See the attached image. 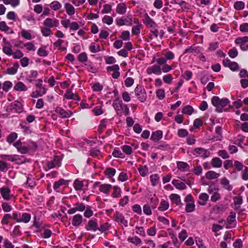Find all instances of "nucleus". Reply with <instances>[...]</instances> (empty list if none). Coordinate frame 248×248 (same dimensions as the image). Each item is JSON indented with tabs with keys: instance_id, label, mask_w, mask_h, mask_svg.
<instances>
[{
	"instance_id": "nucleus-56",
	"label": "nucleus",
	"mask_w": 248,
	"mask_h": 248,
	"mask_svg": "<svg viewBox=\"0 0 248 248\" xmlns=\"http://www.w3.org/2000/svg\"><path fill=\"white\" fill-rule=\"evenodd\" d=\"M112 155L116 157L124 158V154L119 149H115L112 153Z\"/></svg>"
},
{
	"instance_id": "nucleus-54",
	"label": "nucleus",
	"mask_w": 248,
	"mask_h": 248,
	"mask_svg": "<svg viewBox=\"0 0 248 248\" xmlns=\"http://www.w3.org/2000/svg\"><path fill=\"white\" fill-rule=\"evenodd\" d=\"M221 199V195L220 193L217 192H215L213 193L211 197V201L213 202H216Z\"/></svg>"
},
{
	"instance_id": "nucleus-25",
	"label": "nucleus",
	"mask_w": 248,
	"mask_h": 248,
	"mask_svg": "<svg viewBox=\"0 0 248 248\" xmlns=\"http://www.w3.org/2000/svg\"><path fill=\"white\" fill-rule=\"evenodd\" d=\"M143 22L148 27H153L155 26V23L147 14L145 15Z\"/></svg>"
},
{
	"instance_id": "nucleus-38",
	"label": "nucleus",
	"mask_w": 248,
	"mask_h": 248,
	"mask_svg": "<svg viewBox=\"0 0 248 248\" xmlns=\"http://www.w3.org/2000/svg\"><path fill=\"white\" fill-rule=\"evenodd\" d=\"M12 83L10 81H6L3 82L2 89L4 91L7 92L12 88Z\"/></svg>"
},
{
	"instance_id": "nucleus-59",
	"label": "nucleus",
	"mask_w": 248,
	"mask_h": 248,
	"mask_svg": "<svg viewBox=\"0 0 248 248\" xmlns=\"http://www.w3.org/2000/svg\"><path fill=\"white\" fill-rule=\"evenodd\" d=\"M1 207L5 212H9L12 209L11 206L7 202H3L1 204Z\"/></svg>"
},
{
	"instance_id": "nucleus-7",
	"label": "nucleus",
	"mask_w": 248,
	"mask_h": 248,
	"mask_svg": "<svg viewBox=\"0 0 248 248\" xmlns=\"http://www.w3.org/2000/svg\"><path fill=\"white\" fill-rule=\"evenodd\" d=\"M14 146L16 148L17 151L21 154H26L29 151L28 147L22 145L20 140H18L15 142Z\"/></svg>"
},
{
	"instance_id": "nucleus-6",
	"label": "nucleus",
	"mask_w": 248,
	"mask_h": 248,
	"mask_svg": "<svg viewBox=\"0 0 248 248\" xmlns=\"http://www.w3.org/2000/svg\"><path fill=\"white\" fill-rule=\"evenodd\" d=\"M146 73L148 75L154 74L157 75H160L162 74L160 66L159 65H154L148 67L146 69Z\"/></svg>"
},
{
	"instance_id": "nucleus-19",
	"label": "nucleus",
	"mask_w": 248,
	"mask_h": 248,
	"mask_svg": "<svg viewBox=\"0 0 248 248\" xmlns=\"http://www.w3.org/2000/svg\"><path fill=\"white\" fill-rule=\"evenodd\" d=\"M169 198L173 203H175L176 205H181V200L180 196L177 194H171L170 195Z\"/></svg>"
},
{
	"instance_id": "nucleus-50",
	"label": "nucleus",
	"mask_w": 248,
	"mask_h": 248,
	"mask_svg": "<svg viewBox=\"0 0 248 248\" xmlns=\"http://www.w3.org/2000/svg\"><path fill=\"white\" fill-rule=\"evenodd\" d=\"M115 220L124 224L127 223V221L125 220L124 217L122 214L118 213L116 214Z\"/></svg>"
},
{
	"instance_id": "nucleus-27",
	"label": "nucleus",
	"mask_w": 248,
	"mask_h": 248,
	"mask_svg": "<svg viewBox=\"0 0 248 248\" xmlns=\"http://www.w3.org/2000/svg\"><path fill=\"white\" fill-rule=\"evenodd\" d=\"M31 218V216L29 214L23 213L19 218V220H17L18 222H23L25 223L29 222Z\"/></svg>"
},
{
	"instance_id": "nucleus-9",
	"label": "nucleus",
	"mask_w": 248,
	"mask_h": 248,
	"mask_svg": "<svg viewBox=\"0 0 248 248\" xmlns=\"http://www.w3.org/2000/svg\"><path fill=\"white\" fill-rule=\"evenodd\" d=\"M45 26L48 29L58 26L59 22L56 19L46 18L44 22Z\"/></svg>"
},
{
	"instance_id": "nucleus-16",
	"label": "nucleus",
	"mask_w": 248,
	"mask_h": 248,
	"mask_svg": "<svg viewBox=\"0 0 248 248\" xmlns=\"http://www.w3.org/2000/svg\"><path fill=\"white\" fill-rule=\"evenodd\" d=\"M83 220L82 216L80 214H77L73 217L72 225L78 227L81 225Z\"/></svg>"
},
{
	"instance_id": "nucleus-52",
	"label": "nucleus",
	"mask_w": 248,
	"mask_h": 248,
	"mask_svg": "<svg viewBox=\"0 0 248 248\" xmlns=\"http://www.w3.org/2000/svg\"><path fill=\"white\" fill-rule=\"evenodd\" d=\"M193 108L190 106H186L183 108L182 110V112L183 113L189 115H191L193 113Z\"/></svg>"
},
{
	"instance_id": "nucleus-14",
	"label": "nucleus",
	"mask_w": 248,
	"mask_h": 248,
	"mask_svg": "<svg viewBox=\"0 0 248 248\" xmlns=\"http://www.w3.org/2000/svg\"><path fill=\"white\" fill-rule=\"evenodd\" d=\"M209 196L206 193H201L199 198L198 203L202 206L205 205L209 199Z\"/></svg>"
},
{
	"instance_id": "nucleus-55",
	"label": "nucleus",
	"mask_w": 248,
	"mask_h": 248,
	"mask_svg": "<svg viewBox=\"0 0 248 248\" xmlns=\"http://www.w3.org/2000/svg\"><path fill=\"white\" fill-rule=\"evenodd\" d=\"M75 206L77 209L78 211L83 212L86 209V206L84 204L81 202H78L75 204Z\"/></svg>"
},
{
	"instance_id": "nucleus-10",
	"label": "nucleus",
	"mask_w": 248,
	"mask_h": 248,
	"mask_svg": "<svg viewBox=\"0 0 248 248\" xmlns=\"http://www.w3.org/2000/svg\"><path fill=\"white\" fill-rule=\"evenodd\" d=\"M85 228L88 231L95 232L98 229V225L95 219H91L88 221Z\"/></svg>"
},
{
	"instance_id": "nucleus-3",
	"label": "nucleus",
	"mask_w": 248,
	"mask_h": 248,
	"mask_svg": "<svg viewBox=\"0 0 248 248\" xmlns=\"http://www.w3.org/2000/svg\"><path fill=\"white\" fill-rule=\"evenodd\" d=\"M192 154L196 156H201L204 158L208 157L210 155V153L206 149L202 148H195Z\"/></svg>"
},
{
	"instance_id": "nucleus-51",
	"label": "nucleus",
	"mask_w": 248,
	"mask_h": 248,
	"mask_svg": "<svg viewBox=\"0 0 248 248\" xmlns=\"http://www.w3.org/2000/svg\"><path fill=\"white\" fill-rule=\"evenodd\" d=\"M18 67V64H15L13 67H10L8 69V73L10 75L15 74L17 72Z\"/></svg>"
},
{
	"instance_id": "nucleus-2",
	"label": "nucleus",
	"mask_w": 248,
	"mask_h": 248,
	"mask_svg": "<svg viewBox=\"0 0 248 248\" xmlns=\"http://www.w3.org/2000/svg\"><path fill=\"white\" fill-rule=\"evenodd\" d=\"M135 95L142 102L146 99V93L144 88L140 85L137 86L135 89Z\"/></svg>"
},
{
	"instance_id": "nucleus-61",
	"label": "nucleus",
	"mask_w": 248,
	"mask_h": 248,
	"mask_svg": "<svg viewBox=\"0 0 248 248\" xmlns=\"http://www.w3.org/2000/svg\"><path fill=\"white\" fill-rule=\"evenodd\" d=\"M186 231L185 230H182L178 235L179 238L182 241H184L187 237Z\"/></svg>"
},
{
	"instance_id": "nucleus-42",
	"label": "nucleus",
	"mask_w": 248,
	"mask_h": 248,
	"mask_svg": "<svg viewBox=\"0 0 248 248\" xmlns=\"http://www.w3.org/2000/svg\"><path fill=\"white\" fill-rule=\"evenodd\" d=\"M236 214L232 212L230 216L227 218V222L231 225L235 221Z\"/></svg>"
},
{
	"instance_id": "nucleus-4",
	"label": "nucleus",
	"mask_w": 248,
	"mask_h": 248,
	"mask_svg": "<svg viewBox=\"0 0 248 248\" xmlns=\"http://www.w3.org/2000/svg\"><path fill=\"white\" fill-rule=\"evenodd\" d=\"M94 187H98L99 190L100 192L104 193L105 194L108 195L111 185L109 184H100L99 182H96L94 184Z\"/></svg>"
},
{
	"instance_id": "nucleus-58",
	"label": "nucleus",
	"mask_w": 248,
	"mask_h": 248,
	"mask_svg": "<svg viewBox=\"0 0 248 248\" xmlns=\"http://www.w3.org/2000/svg\"><path fill=\"white\" fill-rule=\"evenodd\" d=\"M115 172V170L113 168H107L105 170V173L108 177L113 176Z\"/></svg>"
},
{
	"instance_id": "nucleus-46",
	"label": "nucleus",
	"mask_w": 248,
	"mask_h": 248,
	"mask_svg": "<svg viewBox=\"0 0 248 248\" xmlns=\"http://www.w3.org/2000/svg\"><path fill=\"white\" fill-rule=\"evenodd\" d=\"M245 7V3L242 1H238L234 3V8L238 10L243 9Z\"/></svg>"
},
{
	"instance_id": "nucleus-8",
	"label": "nucleus",
	"mask_w": 248,
	"mask_h": 248,
	"mask_svg": "<svg viewBox=\"0 0 248 248\" xmlns=\"http://www.w3.org/2000/svg\"><path fill=\"white\" fill-rule=\"evenodd\" d=\"M0 193L2 197L5 200H10L13 197V195L10 194V189L8 187H3L0 188Z\"/></svg>"
},
{
	"instance_id": "nucleus-23",
	"label": "nucleus",
	"mask_w": 248,
	"mask_h": 248,
	"mask_svg": "<svg viewBox=\"0 0 248 248\" xmlns=\"http://www.w3.org/2000/svg\"><path fill=\"white\" fill-rule=\"evenodd\" d=\"M172 184L178 189L183 190L185 189L186 188V186L184 183L178 180H173L172 181Z\"/></svg>"
},
{
	"instance_id": "nucleus-33",
	"label": "nucleus",
	"mask_w": 248,
	"mask_h": 248,
	"mask_svg": "<svg viewBox=\"0 0 248 248\" xmlns=\"http://www.w3.org/2000/svg\"><path fill=\"white\" fill-rule=\"evenodd\" d=\"M50 6L52 10L57 11L62 7V5L59 1L55 0L50 3Z\"/></svg>"
},
{
	"instance_id": "nucleus-40",
	"label": "nucleus",
	"mask_w": 248,
	"mask_h": 248,
	"mask_svg": "<svg viewBox=\"0 0 248 248\" xmlns=\"http://www.w3.org/2000/svg\"><path fill=\"white\" fill-rule=\"evenodd\" d=\"M163 32H151L150 34L149 35L150 38L152 39H154L155 38H157L158 37L160 38H161L163 36Z\"/></svg>"
},
{
	"instance_id": "nucleus-39",
	"label": "nucleus",
	"mask_w": 248,
	"mask_h": 248,
	"mask_svg": "<svg viewBox=\"0 0 248 248\" xmlns=\"http://www.w3.org/2000/svg\"><path fill=\"white\" fill-rule=\"evenodd\" d=\"M43 91H37L32 93L31 96L34 98H37L39 96H42L46 93V89L45 87L43 88Z\"/></svg>"
},
{
	"instance_id": "nucleus-13",
	"label": "nucleus",
	"mask_w": 248,
	"mask_h": 248,
	"mask_svg": "<svg viewBox=\"0 0 248 248\" xmlns=\"http://www.w3.org/2000/svg\"><path fill=\"white\" fill-rule=\"evenodd\" d=\"M220 184L223 188L228 191H231L233 186L230 184V181L226 178H223L220 181Z\"/></svg>"
},
{
	"instance_id": "nucleus-11",
	"label": "nucleus",
	"mask_w": 248,
	"mask_h": 248,
	"mask_svg": "<svg viewBox=\"0 0 248 248\" xmlns=\"http://www.w3.org/2000/svg\"><path fill=\"white\" fill-rule=\"evenodd\" d=\"M223 63L225 67H229L232 71H237L238 69V64L236 62H232L229 59H225Z\"/></svg>"
},
{
	"instance_id": "nucleus-64",
	"label": "nucleus",
	"mask_w": 248,
	"mask_h": 248,
	"mask_svg": "<svg viewBox=\"0 0 248 248\" xmlns=\"http://www.w3.org/2000/svg\"><path fill=\"white\" fill-rule=\"evenodd\" d=\"M188 135V132L186 129H180L178 131V136L179 137L184 138Z\"/></svg>"
},
{
	"instance_id": "nucleus-35",
	"label": "nucleus",
	"mask_w": 248,
	"mask_h": 248,
	"mask_svg": "<svg viewBox=\"0 0 248 248\" xmlns=\"http://www.w3.org/2000/svg\"><path fill=\"white\" fill-rule=\"evenodd\" d=\"M150 180L153 186L156 185L159 181V177L156 174H152L150 176Z\"/></svg>"
},
{
	"instance_id": "nucleus-26",
	"label": "nucleus",
	"mask_w": 248,
	"mask_h": 248,
	"mask_svg": "<svg viewBox=\"0 0 248 248\" xmlns=\"http://www.w3.org/2000/svg\"><path fill=\"white\" fill-rule=\"evenodd\" d=\"M177 166L178 169L182 171L188 170L189 168L188 165L184 162H178L177 163Z\"/></svg>"
},
{
	"instance_id": "nucleus-57",
	"label": "nucleus",
	"mask_w": 248,
	"mask_h": 248,
	"mask_svg": "<svg viewBox=\"0 0 248 248\" xmlns=\"http://www.w3.org/2000/svg\"><path fill=\"white\" fill-rule=\"evenodd\" d=\"M113 21V19L112 17H111L110 16H105L102 19L103 22L108 24V25H110L112 23Z\"/></svg>"
},
{
	"instance_id": "nucleus-53",
	"label": "nucleus",
	"mask_w": 248,
	"mask_h": 248,
	"mask_svg": "<svg viewBox=\"0 0 248 248\" xmlns=\"http://www.w3.org/2000/svg\"><path fill=\"white\" fill-rule=\"evenodd\" d=\"M109 225L108 223H105L100 225V226H98V230L101 232H103L108 230L109 228Z\"/></svg>"
},
{
	"instance_id": "nucleus-12",
	"label": "nucleus",
	"mask_w": 248,
	"mask_h": 248,
	"mask_svg": "<svg viewBox=\"0 0 248 248\" xmlns=\"http://www.w3.org/2000/svg\"><path fill=\"white\" fill-rule=\"evenodd\" d=\"M56 112L58 114L61 118H68L71 115V113L70 111H65L62 108L57 107L55 109Z\"/></svg>"
},
{
	"instance_id": "nucleus-63",
	"label": "nucleus",
	"mask_w": 248,
	"mask_h": 248,
	"mask_svg": "<svg viewBox=\"0 0 248 248\" xmlns=\"http://www.w3.org/2000/svg\"><path fill=\"white\" fill-rule=\"evenodd\" d=\"M103 86L98 82L94 83L92 86L93 90L96 92L101 91L103 89Z\"/></svg>"
},
{
	"instance_id": "nucleus-31",
	"label": "nucleus",
	"mask_w": 248,
	"mask_h": 248,
	"mask_svg": "<svg viewBox=\"0 0 248 248\" xmlns=\"http://www.w3.org/2000/svg\"><path fill=\"white\" fill-rule=\"evenodd\" d=\"M169 203L165 200H162L160 204L158 209L161 211H164L167 210L169 207Z\"/></svg>"
},
{
	"instance_id": "nucleus-60",
	"label": "nucleus",
	"mask_w": 248,
	"mask_h": 248,
	"mask_svg": "<svg viewBox=\"0 0 248 248\" xmlns=\"http://www.w3.org/2000/svg\"><path fill=\"white\" fill-rule=\"evenodd\" d=\"M12 55L14 59H20L23 57V54L20 50H16L15 52H12Z\"/></svg>"
},
{
	"instance_id": "nucleus-24",
	"label": "nucleus",
	"mask_w": 248,
	"mask_h": 248,
	"mask_svg": "<svg viewBox=\"0 0 248 248\" xmlns=\"http://www.w3.org/2000/svg\"><path fill=\"white\" fill-rule=\"evenodd\" d=\"M219 173H217L215 171L212 170L208 171L205 174L206 178L209 180L216 179L219 177Z\"/></svg>"
},
{
	"instance_id": "nucleus-44",
	"label": "nucleus",
	"mask_w": 248,
	"mask_h": 248,
	"mask_svg": "<svg viewBox=\"0 0 248 248\" xmlns=\"http://www.w3.org/2000/svg\"><path fill=\"white\" fill-rule=\"evenodd\" d=\"M195 207L194 202L187 203L186 206V211L188 213L192 212L194 210Z\"/></svg>"
},
{
	"instance_id": "nucleus-45",
	"label": "nucleus",
	"mask_w": 248,
	"mask_h": 248,
	"mask_svg": "<svg viewBox=\"0 0 248 248\" xmlns=\"http://www.w3.org/2000/svg\"><path fill=\"white\" fill-rule=\"evenodd\" d=\"M99 46L95 43H92L89 49L93 53H96L99 51Z\"/></svg>"
},
{
	"instance_id": "nucleus-5",
	"label": "nucleus",
	"mask_w": 248,
	"mask_h": 248,
	"mask_svg": "<svg viewBox=\"0 0 248 248\" xmlns=\"http://www.w3.org/2000/svg\"><path fill=\"white\" fill-rule=\"evenodd\" d=\"M15 109L16 112L20 113L22 112L23 108L21 103L18 101H15L11 103L7 108V111Z\"/></svg>"
},
{
	"instance_id": "nucleus-29",
	"label": "nucleus",
	"mask_w": 248,
	"mask_h": 248,
	"mask_svg": "<svg viewBox=\"0 0 248 248\" xmlns=\"http://www.w3.org/2000/svg\"><path fill=\"white\" fill-rule=\"evenodd\" d=\"M211 164L213 167L220 168L222 166V161L218 157H215L212 159Z\"/></svg>"
},
{
	"instance_id": "nucleus-62",
	"label": "nucleus",
	"mask_w": 248,
	"mask_h": 248,
	"mask_svg": "<svg viewBox=\"0 0 248 248\" xmlns=\"http://www.w3.org/2000/svg\"><path fill=\"white\" fill-rule=\"evenodd\" d=\"M228 54L231 58H234L238 55L237 50L235 48H233L229 51Z\"/></svg>"
},
{
	"instance_id": "nucleus-28",
	"label": "nucleus",
	"mask_w": 248,
	"mask_h": 248,
	"mask_svg": "<svg viewBox=\"0 0 248 248\" xmlns=\"http://www.w3.org/2000/svg\"><path fill=\"white\" fill-rule=\"evenodd\" d=\"M20 0H4L3 3L5 5L10 4L12 7L15 8L20 4Z\"/></svg>"
},
{
	"instance_id": "nucleus-21",
	"label": "nucleus",
	"mask_w": 248,
	"mask_h": 248,
	"mask_svg": "<svg viewBox=\"0 0 248 248\" xmlns=\"http://www.w3.org/2000/svg\"><path fill=\"white\" fill-rule=\"evenodd\" d=\"M126 6L124 3L118 4L116 8V12L120 15L124 14L126 11Z\"/></svg>"
},
{
	"instance_id": "nucleus-48",
	"label": "nucleus",
	"mask_w": 248,
	"mask_h": 248,
	"mask_svg": "<svg viewBox=\"0 0 248 248\" xmlns=\"http://www.w3.org/2000/svg\"><path fill=\"white\" fill-rule=\"evenodd\" d=\"M17 138V135L16 133L10 134L7 138V141L9 143H12Z\"/></svg>"
},
{
	"instance_id": "nucleus-1",
	"label": "nucleus",
	"mask_w": 248,
	"mask_h": 248,
	"mask_svg": "<svg viewBox=\"0 0 248 248\" xmlns=\"http://www.w3.org/2000/svg\"><path fill=\"white\" fill-rule=\"evenodd\" d=\"M229 102L227 98H220L217 96H214L211 99V103L216 107V111L218 112H222L223 108L227 106Z\"/></svg>"
},
{
	"instance_id": "nucleus-36",
	"label": "nucleus",
	"mask_w": 248,
	"mask_h": 248,
	"mask_svg": "<svg viewBox=\"0 0 248 248\" xmlns=\"http://www.w3.org/2000/svg\"><path fill=\"white\" fill-rule=\"evenodd\" d=\"M122 102L121 100L116 99L113 103V107L116 111L120 110L122 108Z\"/></svg>"
},
{
	"instance_id": "nucleus-15",
	"label": "nucleus",
	"mask_w": 248,
	"mask_h": 248,
	"mask_svg": "<svg viewBox=\"0 0 248 248\" xmlns=\"http://www.w3.org/2000/svg\"><path fill=\"white\" fill-rule=\"evenodd\" d=\"M64 96L67 99H73L77 101L80 100V98L78 94L72 92L71 90H68L66 91Z\"/></svg>"
},
{
	"instance_id": "nucleus-49",
	"label": "nucleus",
	"mask_w": 248,
	"mask_h": 248,
	"mask_svg": "<svg viewBox=\"0 0 248 248\" xmlns=\"http://www.w3.org/2000/svg\"><path fill=\"white\" fill-rule=\"evenodd\" d=\"M114 191L112 194V196L114 198H118L121 195V190L119 187L117 186H114L113 187Z\"/></svg>"
},
{
	"instance_id": "nucleus-18",
	"label": "nucleus",
	"mask_w": 248,
	"mask_h": 248,
	"mask_svg": "<svg viewBox=\"0 0 248 248\" xmlns=\"http://www.w3.org/2000/svg\"><path fill=\"white\" fill-rule=\"evenodd\" d=\"M14 90L16 91L25 92L27 91L28 88L23 82L18 81L14 86Z\"/></svg>"
},
{
	"instance_id": "nucleus-47",
	"label": "nucleus",
	"mask_w": 248,
	"mask_h": 248,
	"mask_svg": "<svg viewBox=\"0 0 248 248\" xmlns=\"http://www.w3.org/2000/svg\"><path fill=\"white\" fill-rule=\"evenodd\" d=\"M122 149L123 151L126 155H129L132 152V148L130 146L124 145L122 146Z\"/></svg>"
},
{
	"instance_id": "nucleus-34",
	"label": "nucleus",
	"mask_w": 248,
	"mask_h": 248,
	"mask_svg": "<svg viewBox=\"0 0 248 248\" xmlns=\"http://www.w3.org/2000/svg\"><path fill=\"white\" fill-rule=\"evenodd\" d=\"M127 240L135 245H140L141 243V240L137 236L129 237Z\"/></svg>"
},
{
	"instance_id": "nucleus-37",
	"label": "nucleus",
	"mask_w": 248,
	"mask_h": 248,
	"mask_svg": "<svg viewBox=\"0 0 248 248\" xmlns=\"http://www.w3.org/2000/svg\"><path fill=\"white\" fill-rule=\"evenodd\" d=\"M138 170L140 174L143 177L146 176L148 173V169L145 166H140Z\"/></svg>"
},
{
	"instance_id": "nucleus-41",
	"label": "nucleus",
	"mask_w": 248,
	"mask_h": 248,
	"mask_svg": "<svg viewBox=\"0 0 248 248\" xmlns=\"http://www.w3.org/2000/svg\"><path fill=\"white\" fill-rule=\"evenodd\" d=\"M93 212L91 209V207L89 206H87L86 207L85 212L84 213V216L85 217L89 218L93 215Z\"/></svg>"
},
{
	"instance_id": "nucleus-43",
	"label": "nucleus",
	"mask_w": 248,
	"mask_h": 248,
	"mask_svg": "<svg viewBox=\"0 0 248 248\" xmlns=\"http://www.w3.org/2000/svg\"><path fill=\"white\" fill-rule=\"evenodd\" d=\"M133 22L135 25L133 26L132 31H138L141 30V25L140 24L139 20L135 18Z\"/></svg>"
},
{
	"instance_id": "nucleus-30",
	"label": "nucleus",
	"mask_w": 248,
	"mask_h": 248,
	"mask_svg": "<svg viewBox=\"0 0 248 248\" xmlns=\"http://www.w3.org/2000/svg\"><path fill=\"white\" fill-rule=\"evenodd\" d=\"M73 186L76 190H81L83 187V182L78 180H76L74 182Z\"/></svg>"
},
{
	"instance_id": "nucleus-17",
	"label": "nucleus",
	"mask_w": 248,
	"mask_h": 248,
	"mask_svg": "<svg viewBox=\"0 0 248 248\" xmlns=\"http://www.w3.org/2000/svg\"><path fill=\"white\" fill-rule=\"evenodd\" d=\"M2 157H7V160L12 162H15L16 163L20 164L23 162L21 161L19 156L17 155H3Z\"/></svg>"
},
{
	"instance_id": "nucleus-32",
	"label": "nucleus",
	"mask_w": 248,
	"mask_h": 248,
	"mask_svg": "<svg viewBox=\"0 0 248 248\" xmlns=\"http://www.w3.org/2000/svg\"><path fill=\"white\" fill-rule=\"evenodd\" d=\"M3 52L8 56H11L12 54V46L10 44H7L3 46Z\"/></svg>"
},
{
	"instance_id": "nucleus-20",
	"label": "nucleus",
	"mask_w": 248,
	"mask_h": 248,
	"mask_svg": "<svg viewBox=\"0 0 248 248\" xmlns=\"http://www.w3.org/2000/svg\"><path fill=\"white\" fill-rule=\"evenodd\" d=\"M64 8L67 14L69 16L74 15L75 13V9L74 7L69 3L64 4Z\"/></svg>"
},
{
	"instance_id": "nucleus-22",
	"label": "nucleus",
	"mask_w": 248,
	"mask_h": 248,
	"mask_svg": "<svg viewBox=\"0 0 248 248\" xmlns=\"http://www.w3.org/2000/svg\"><path fill=\"white\" fill-rule=\"evenodd\" d=\"M163 136V133L160 130L156 131L152 134L151 139L155 141L160 140Z\"/></svg>"
}]
</instances>
